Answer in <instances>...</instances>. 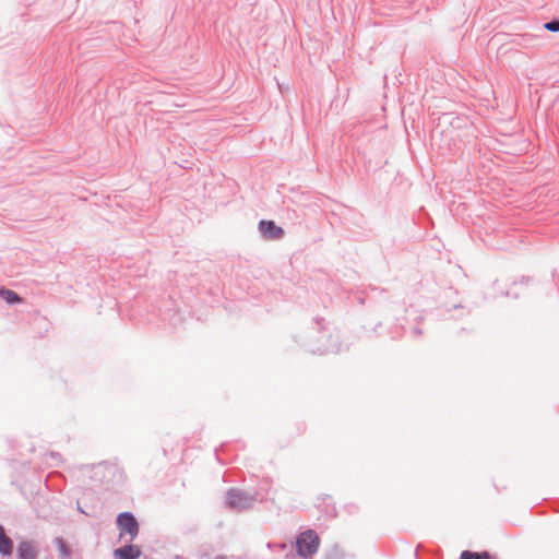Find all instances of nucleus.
Instances as JSON below:
<instances>
[{"label":"nucleus","mask_w":559,"mask_h":559,"mask_svg":"<svg viewBox=\"0 0 559 559\" xmlns=\"http://www.w3.org/2000/svg\"><path fill=\"white\" fill-rule=\"evenodd\" d=\"M228 504L233 508H245L248 504V498L239 491H230L228 493Z\"/></svg>","instance_id":"6"},{"label":"nucleus","mask_w":559,"mask_h":559,"mask_svg":"<svg viewBox=\"0 0 559 559\" xmlns=\"http://www.w3.org/2000/svg\"><path fill=\"white\" fill-rule=\"evenodd\" d=\"M0 296L8 302V304H20L22 302V298L13 290L10 289H0Z\"/></svg>","instance_id":"8"},{"label":"nucleus","mask_w":559,"mask_h":559,"mask_svg":"<svg viewBox=\"0 0 559 559\" xmlns=\"http://www.w3.org/2000/svg\"><path fill=\"white\" fill-rule=\"evenodd\" d=\"M117 524L120 531V536L129 535L132 540L139 533V524L135 518L128 512L121 513L117 518Z\"/></svg>","instance_id":"2"},{"label":"nucleus","mask_w":559,"mask_h":559,"mask_svg":"<svg viewBox=\"0 0 559 559\" xmlns=\"http://www.w3.org/2000/svg\"><path fill=\"white\" fill-rule=\"evenodd\" d=\"M460 559H496V558L486 551L473 552V551L465 550L461 554Z\"/></svg>","instance_id":"9"},{"label":"nucleus","mask_w":559,"mask_h":559,"mask_svg":"<svg viewBox=\"0 0 559 559\" xmlns=\"http://www.w3.org/2000/svg\"><path fill=\"white\" fill-rule=\"evenodd\" d=\"M13 550V542L4 533V528L0 526V554L10 556Z\"/></svg>","instance_id":"7"},{"label":"nucleus","mask_w":559,"mask_h":559,"mask_svg":"<svg viewBox=\"0 0 559 559\" xmlns=\"http://www.w3.org/2000/svg\"><path fill=\"white\" fill-rule=\"evenodd\" d=\"M545 28L550 32H559V20L546 23Z\"/></svg>","instance_id":"11"},{"label":"nucleus","mask_w":559,"mask_h":559,"mask_svg":"<svg viewBox=\"0 0 559 559\" xmlns=\"http://www.w3.org/2000/svg\"><path fill=\"white\" fill-rule=\"evenodd\" d=\"M319 547L320 538L313 530L301 532L296 538V551L302 558L312 557Z\"/></svg>","instance_id":"1"},{"label":"nucleus","mask_w":559,"mask_h":559,"mask_svg":"<svg viewBox=\"0 0 559 559\" xmlns=\"http://www.w3.org/2000/svg\"><path fill=\"white\" fill-rule=\"evenodd\" d=\"M259 229L265 238L276 240L283 237V228L275 225L273 221H261Z\"/></svg>","instance_id":"3"},{"label":"nucleus","mask_w":559,"mask_h":559,"mask_svg":"<svg viewBox=\"0 0 559 559\" xmlns=\"http://www.w3.org/2000/svg\"><path fill=\"white\" fill-rule=\"evenodd\" d=\"M17 556L20 559H36L37 552L29 542H22L17 547Z\"/></svg>","instance_id":"5"},{"label":"nucleus","mask_w":559,"mask_h":559,"mask_svg":"<svg viewBox=\"0 0 559 559\" xmlns=\"http://www.w3.org/2000/svg\"><path fill=\"white\" fill-rule=\"evenodd\" d=\"M141 555L138 546L128 545L115 550V556L118 559H136Z\"/></svg>","instance_id":"4"},{"label":"nucleus","mask_w":559,"mask_h":559,"mask_svg":"<svg viewBox=\"0 0 559 559\" xmlns=\"http://www.w3.org/2000/svg\"><path fill=\"white\" fill-rule=\"evenodd\" d=\"M55 544L57 546V549L58 551L60 552V555L63 557V558H69L70 556V549L68 547V545L66 544V542L62 539V538H57L55 540Z\"/></svg>","instance_id":"10"}]
</instances>
